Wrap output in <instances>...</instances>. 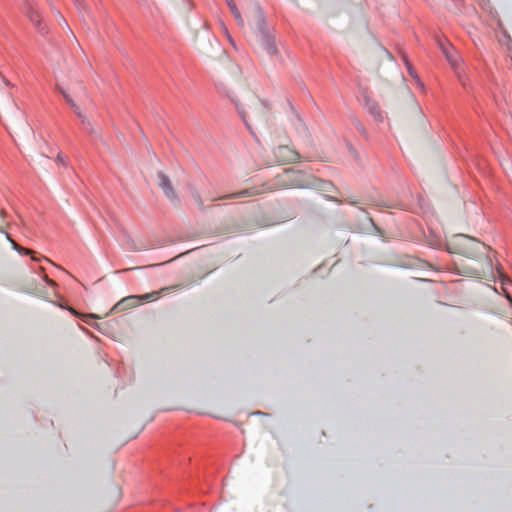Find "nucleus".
Masks as SVG:
<instances>
[{
	"instance_id": "22",
	"label": "nucleus",
	"mask_w": 512,
	"mask_h": 512,
	"mask_svg": "<svg viewBox=\"0 0 512 512\" xmlns=\"http://www.w3.org/2000/svg\"><path fill=\"white\" fill-rule=\"evenodd\" d=\"M455 4V8L459 9L462 3V0H452Z\"/></svg>"
},
{
	"instance_id": "1",
	"label": "nucleus",
	"mask_w": 512,
	"mask_h": 512,
	"mask_svg": "<svg viewBox=\"0 0 512 512\" xmlns=\"http://www.w3.org/2000/svg\"><path fill=\"white\" fill-rule=\"evenodd\" d=\"M278 185L283 188H309L319 187L324 191L333 188L331 182L321 181L316 178H306L301 171L284 169L283 173L277 176Z\"/></svg>"
},
{
	"instance_id": "9",
	"label": "nucleus",
	"mask_w": 512,
	"mask_h": 512,
	"mask_svg": "<svg viewBox=\"0 0 512 512\" xmlns=\"http://www.w3.org/2000/svg\"><path fill=\"white\" fill-rule=\"evenodd\" d=\"M257 193H258V191H255L252 189H244V190L236 192V193L224 195L222 197H219V199H239V198H244V197H250ZM216 200H218V198L212 199V201H216Z\"/></svg>"
},
{
	"instance_id": "19",
	"label": "nucleus",
	"mask_w": 512,
	"mask_h": 512,
	"mask_svg": "<svg viewBox=\"0 0 512 512\" xmlns=\"http://www.w3.org/2000/svg\"><path fill=\"white\" fill-rule=\"evenodd\" d=\"M9 240H10V242L12 243L13 248H14L16 251H18V252H20V253H22V252H23V253H25V254H30V253H31V251H30V250H28V249H25V248L21 247L20 245H18L16 242H14L13 240H11L10 238H9Z\"/></svg>"
},
{
	"instance_id": "20",
	"label": "nucleus",
	"mask_w": 512,
	"mask_h": 512,
	"mask_svg": "<svg viewBox=\"0 0 512 512\" xmlns=\"http://www.w3.org/2000/svg\"><path fill=\"white\" fill-rule=\"evenodd\" d=\"M354 124L359 132H361L364 136L367 135V132H366L364 126L357 119L354 120Z\"/></svg>"
},
{
	"instance_id": "3",
	"label": "nucleus",
	"mask_w": 512,
	"mask_h": 512,
	"mask_svg": "<svg viewBox=\"0 0 512 512\" xmlns=\"http://www.w3.org/2000/svg\"><path fill=\"white\" fill-rule=\"evenodd\" d=\"M246 127L251 130L252 124L266 125L268 121V107L262 101H257L248 111L238 109Z\"/></svg>"
},
{
	"instance_id": "11",
	"label": "nucleus",
	"mask_w": 512,
	"mask_h": 512,
	"mask_svg": "<svg viewBox=\"0 0 512 512\" xmlns=\"http://www.w3.org/2000/svg\"><path fill=\"white\" fill-rule=\"evenodd\" d=\"M227 4L234 16V18L236 19L237 23L240 25V26H243L244 24V21L241 17V14L238 10V8L236 7L235 3L232 1V0H227Z\"/></svg>"
},
{
	"instance_id": "14",
	"label": "nucleus",
	"mask_w": 512,
	"mask_h": 512,
	"mask_svg": "<svg viewBox=\"0 0 512 512\" xmlns=\"http://www.w3.org/2000/svg\"><path fill=\"white\" fill-rule=\"evenodd\" d=\"M179 287H180L179 285L165 287V288L161 289L159 292L148 293V294L143 295L141 298L143 300H150V299L156 297L157 295H159L162 292H168L170 290H174V289H177Z\"/></svg>"
},
{
	"instance_id": "23",
	"label": "nucleus",
	"mask_w": 512,
	"mask_h": 512,
	"mask_svg": "<svg viewBox=\"0 0 512 512\" xmlns=\"http://www.w3.org/2000/svg\"><path fill=\"white\" fill-rule=\"evenodd\" d=\"M57 160L59 162H61L62 164H64V159L62 158V156L60 154L58 155Z\"/></svg>"
},
{
	"instance_id": "18",
	"label": "nucleus",
	"mask_w": 512,
	"mask_h": 512,
	"mask_svg": "<svg viewBox=\"0 0 512 512\" xmlns=\"http://www.w3.org/2000/svg\"><path fill=\"white\" fill-rule=\"evenodd\" d=\"M192 197H193L194 201L196 202L198 208L200 210H204L205 206H204V203H203V200H202L200 194L197 191H192Z\"/></svg>"
},
{
	"instance_id": "21",
	"label": "nucleus",
	"mask_w": 512,
	"mask_h": 512,
	"mask_svg": "<svg viewBox=\"0 0 512 512\" xmlns=\"http://www.w3.org/2000/svg\"><path fill=\"white\" fill-rule=\"evenodd\" d=\"M75 4L80 12L86 9L82 0H75Z\"/></svg>"
},
{
	"instance_id": "6",
	"label": "nucleus",
	"mask_w": 512,
	"mask_h": 512,
	"mask_svg": "<svg viewBox=\"0 0 512 512\" xmlns=\"http://www.w3.org/2000/svg\"><path fill=\"white\" fill-rule=\"evenodd\" d=\"M274 156L279 163L288 164L299 160L300 155L287 145H280L274 150Z\"/></svg>"
},
{
	"instance_id": "15",
	"label": "nucleus",
	"mask_w": 512,
	"mask_h": 512,
	"mask_svg": "<svg viewBox=\"0 0 512 512\" xmlns=\"http://www.w3.org/2000/svg\"><path fill=\"white\" fill-rule=\"evenodd\" d=\"M61 21H62V22H61L60 24L63 26V28H64V29H66V32H67L68 36H69V37H70V38L75 42V44H76V45L81 49L80 44H79V42H78V40H77V38H76L75 34L73 33V31H72V30H71V28L69 27V25H68L67 21H66L63 17H61Z\"/></svg>"
},
{
	"instance_id": "24",
	"label": "nucleus",
	"mask_w": 512,
	"mask_h": 512,
	"mask_svg": "<svg viewBox=\"0 0 512 512\" xmlns=\"http://www.w3.org/2000/svg\"><path fill=\"white\" fill-rule=\"evenodd\" d=\"M46 281H47L49 284L54 285V282H53V281H51V280H48L47 278H46Z\"/></svg>"
},
{
	"instance_id": "5",
	"label": "nucleus",
	"mask_w": 512,
	"mask_h": 512,
	"mask_svg": "<svg viewBox=\"0 0 512 512\" xmlns=\"http://www.w3.org/2000/svg\"><path fill=\"white\" fill-rule=\"evenodd\" d=\"M157 177L159 180L158 185L162 189L166 198L173 204H178L179 198H178V195H177L175 189L172 186L170 178L166 174H164L162 171H159L157 173Z\"/></svg>"
},
{
	"instance_id": "2",
	"label": "nucleus",
	"mask_w": 512,
	"mask_h": 512,
	"mask_svg": "<svg viewBox=\"0 0 512 512\" xmlns=\"http://www.w3.org/2000/svg\"><path fill=\"white\" fill-rule=\"evenodd\" d=\"M466 244H472L473 246H475L474 250H488V247L484 243L465 234L453 235V237L446 243V250L449 253H455L463 255L465 257H470L471 255H473L472 252L463 250L466 247Z\"/></svg>"
},
{
	"instance_id": "8",
	"label": "nucleus",
	"mask_w": 512,
	"mask_h": 512,
	"mask_svg": "<svg viewBox=\"0 0 512 512\" xmlns=\"http://www.w3.org/2000/svg\"><path fill=\"white\" fill-rule=\"evenodd\" d=\"M25 13L40 33H46L45 28L41 24V18L38 12L34 10L32 6L27 4Z\"/></svg>"
},
{
	"instance_id": "4",
	"label": "nucleus",
	"mask_w": 512,
	"mask_h": 512,
	"mask_svg": "<svg viewBox=\"0 0 512 512\" xmlns=\"http://www.w3.org/2000/svg\"><path fill=\"white\" fill-rule=\"evenodd\" d=\"M258 28V41L260 47L269 55L274 56L278 53L277 47L275 45L274 38L267 32L265 28L264 20L260 17L257 22Z\"/></svg>"
},
{
	"instance_id": "10",
	"label": "nucleus",
	"mask_w": 512,
	"mask_h": 512,
	"mask_svg": "<svg viewBox=\"0 0 512 512\" xmlns=\"http://www.w3.org/2000/svg\"><path fill=\"white\" fill-rule=\"evenodd\" d=\"M58 91L62 94L68 105L71 107L73 112L77 115V117H82V112L79 106L74 102L71 96L61 87H58Z\"/></svg>"
},
{
	"instance_id": "12",
	"label": "nucleus",
	"mask_w": 512,
	"mask_h": 512,
	"mask_svg": "<svg viewBox=\"0 0 512 512\" xmlns=\"http://www.w3.org/2000/svg\"><path fill=\"white\" fill-rule=\"evenodd\" d=\"M474 249H475V246H473L472 244H466V247L463 250L472 252L473 255H471L469 257L471 259H476V258H480L482 256H486V252L488 251V250H474Z\"/></svg>"
},
{
	"instance_id": "17",
	"label": "nucleus",
	"mask_w": 512,
	"mask_h": 512,
	"mask_svg": "<svg viewBox=\"0 0 512 512\" xmlns=\"http://www.w3.org/2000/svg\"><path fill=\"white\" fill-rule=\"evenodd\" d=\"M133 299H134V297H132V296L122 299L121 301H119L117 304L114 305V307L112 308V311L113 312L121 311L122 309H124L125 304Z\"/></svg>"
},
{
	"instance_id": "13",
	"label": "nucleus",
	"mask_w": 512,
	"mask_h": 512,
	"mask_svg": "<svg viewBox=\"0 0 512 512\" xmlns=\"http://www.w3.org/2000/svg\"><path fill=\"white\" fill-rule=\"evenodd\" d=\"M81 121L83 130L92 135L95 134L94 127L92 126L91 122L82 114V117H78Z\"/></svg>"
},
{
	"instance_id": "7",
	"label": "nucleus",
	"mask_w": 512,
	"mask_h": 512,
	"mask_svg": "<svg viewBox=\"0 0 512 512\" xmlns=\"http://www.w3.org/2000/svg\"><path fill=\"white\" fill-rule=\"evenodd\" d=\"M365 106L367 111L377 122H382L384 120V114L378 105V103L369 97H365Z\"/></svg>"
},
{
	"instance_id": "16",
	"label": "nucleus",
	"mask_w": 512,
	"mask_h": 512,
	"mask_svg": "<svg viewBox=\"0 0 512 512\" xmlns=\"http://www.w3.org/2000/svg\"><path fill=\"white\" fill-rule=\"evenodd\" d=\"M402 59L405 63V66L407 68V71L409 73L410 76H412L413 78L417 79V82L420 83V80L418 78V75L415 71V69L413 68L412 64L410 63V61L408 60L407 56L406 55H403L402 56Z\"/></svg>"
}]
</instances>
